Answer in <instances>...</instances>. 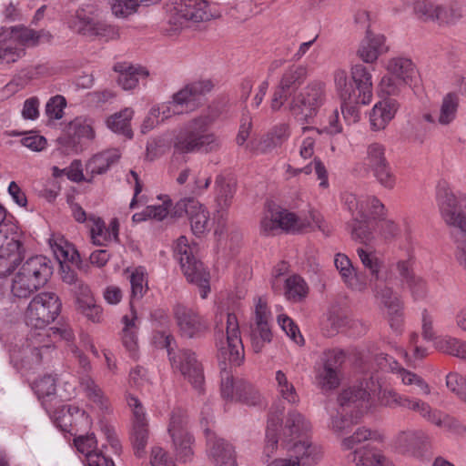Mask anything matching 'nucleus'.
<instances>
[{"label": "nucleus", "instance_id": "nucleus-1", "mask_svg": "<svg viewBox=\"0 0 466 466\" xmlns=\"http://www.w3.org/2000/svg\"><path fill=\"white\" fill-rule=\"evenodd\" d=\"M213 122L214 118L202 115L181 127L171 140L174 155L218 152L222 142L218 136L209 131Z\"/></svg>", "mask_w": 466, "mask_h": 466}, {"label": "nucleus", "instance_id": "nucleus-2", "mask_svg": "<svg viewBox=\"0 0 466 466\" xmlns=\"http://www.w3.org/2000/svg\"><path fill=\"white\" fill-rule=\"evenodd\" d=\"M439 207L442 219L451 228L456 260L466 270V194L457 197L443 189L439 192Z\"/></svg>", "mask_w": 466, "mask_h": 466}, {"label": "nucleus", "instance_id": "nucleus-3", "mask_svg": "<svg viewBox=\"0 0 466 466\" xmlns=\"http://www.w3.org/2000/svg\"><path fill=\"white\" fill-rule=\"evenodd\" d=\"M370 393L362 387L344 390L338 397L339 408L330 414V430L344 435L370 407Z\"/></svg>", "mask_w": 466, "mask_h": 466}, {"label": "nucleus", "instance_id": "nucleus-4", "mask_svg": "<svg viewBox=\"0 0 466 466\" xmlns=\"http://www.w3.org/2000/svg\"><path fill=\"white\" fill-rule=\"evenodd\" d=\"M52 274L53 266L50 259L41 255L30 257L15 275L11 291L15 297L29 298L48 282Z\"/></svg>", "mask_w": 466, "mask_h": 466}, {"label": "nucleus", "instance_id": "nucleus-5", "mask_svg": "<svg viewBox=\"0 0 466 466\" xmlns=\"http://www.w3.org/2000/svg\"><path fill=\"white\" fill-rule=\"evenodd\" d=\"M174 257L179 262L187 280L198 285L200 297L206 299L210 291V275L203 263L193 255L192 248L185 236L177 238L174 247Z\"/></svg>", "mask_w": 466, "mask_h": 466}, {"label": "nucleus", "instance_id": "nucleus-6", "mask_svg": "<svg viewBox=\"0 0 466 466\" xmlns=\"http://www.w3.org/2000/svg\"><path fill=\"white\" fill-rule=\"evenodd\" d=\"M326 101V86L319 80L310 81L300 92L292 96L289 110L299 120L306 123L317 116Z\"/></svg>", "mask_w": 466, "mask_h": 466}, {"label": "nucleus", "instance_id": "nucleus-7", "mask_svg": "<svg viewBox=\"0 0 466 466\" xmlns=\"http://www.w3.org/2000/svg\"><path fill=\"white\" fill-rule=\"evenodd\" d=\"M25 255V248L21 240V234L15 224L0 230V278H5L21 264Z\"/></svg>", "mask_w": 466, "mask_h": 466}, {"label": "nucleus", "instance_id": "nucleus-8", "mask_svg": "<svg viewBox=\"0 0 466 466\" xmlns=\"http://www.w3.org/2000/svg\"><path fill=\"white\" fill-rule=\"evenodd\" d=\"M61 307L62 303L56 293L41 292L27 306L25 323L32 328L44 329L57 318Z\"/></svg>", "mask_w": 466, "mask_h": 466}, {"label": "nucleus", "instance_id": "nucleus-9", "mask_svg": "<svg viewBox=\"0 0 466 466\" xmlns=\"http://www.w3.org/2000/svg\"><path fill=\"white\" fill-rule=\"evenodd\" d=\"M413 11L419 20L439 25H454L463 17L462 7L456 2L439 4L432 0H417Z\"/></svg>", "mask_w": 466, "mask_h": 466}, {"label": "nucleus", "instance_id": "nucleus-10", "mask_svg": "<svg viewBox=\"0 0 466 466\" xmlns=\"http://www.w3.org/2000/svg\"><path fill=\"white\" fill-rule=\"evenodd\" d=\"M172 311L181 337L200 339L208 331V321L198 309L177 303L173 306Z\"/></svg>", "mask_w": 466, "mask_h": 466}, {"label": "nucleus", "instance_id": "nucleus-11", "mask_svg": "<svg viewBox=\"0 0 466 466\" xmlns=\"http://www.w3.org/2000/svg\"><path fill=\"white\" fill-rule=\"evenodd\" d=\"M93 120L86 116H76L66 127V134L57 138L60 149L66 155L77 154L82 151L84 139L93 140L95 130Z\"/></svg>", "mask_w": 466, "mask_h": 466}, {"label": "nucleus", "instance_id": "nucleus-12", "mask_svg": "<svg viewBox=\"0 0 466 466\" xmlns=\"http://www.w3.org/2000/svg\"><path fill=\"white\" fill-rule=\"evenodd\" d=\"M213 17L208 5L204 0H179L169 11L168 23L174 30L183 27L187 23H199Z\"/></svg>", "mask_w": 466, "mask_h": 466}, {"label": "nucleus", "instance_id": "nucleus-13", "mask_svg": "<svg viewBox=\"0 0 466 466\" xmlns=\"http://www.w3.org/2000/svg\"><path fill=\"white\" fill-rule=\"evenodd\" d=\"M308 74V66L303 65L293 64L284 70L271 99L272 110H279L289 98L296 94V91L306 81Z\"/></svg>", "mask_w": 466, "mask_h": 466}, {"label": "nucleus", "instance_id": "nucleus-14", "mask_svg": "<svg viewBox=\"0 0 466 466\" xmlns=\"http://www.w3.org/2000/svg\"><path fill=\"white\" fill-rule=\"evenodd\" d=\"M168 433L172 439L177 456L183 461L191 459L194 438L187 430V418L181 409H174L170 415Z\"/></svg>", "mask_w": 466, "mask_h": 466}, {"label": "nucleus", "instance_id": "nucleus-15", "mask_svg": "<svg viewBox=\"0 0 466 466\" xmlns=\"http://www.w3.org/2000/svg\"><path fill=\"white\" fill-rule=\"evenodd\" d=\"M172 368L181 373L199 393L204 390V370L197 354L188 349L178 350L169 360Z\"/></svg>", "mask_w": 466, "mask_h": 466}, {"label": "nucleus", "instance_id": "nucleus-16", "mask_svg": "<svg viewBox=\"0 0 466 466\" xmlns=\"http://www.w3.org/2000/svg\"><path fill=\"white\" fill-rule=\"evenodd\" d=\"M270 317L271 313L267 302L262 298H258L255 306L254 317L249 325V339L255 353L261 352L265 345L272 340L269 326Z\"/></svg>", "mask_w": 466, "mask_h": 466}, {"label": "nucleus", "instance_id": "nucleus-17", "mask_svg": "<svg viewBox=\"0 0 466 466\" xmlns=\"http://www.w3.org/2000/svg\"><path fill=\"white\" fill-rule=\"evenodd\" d=\"M127 401L133 413L130 441L135 455L140 458L145 454V449L149 439L148 421L144 407L137 397L129 394L127 397Z\"/></svg>", "mask_w": 466, "mask_h": 466}, {"label": "nucleus", "instance_id": "nucleus-18", "mask_svg": "<svg viewBox=\"0 0 466 466\" xmlns=\"http://www.w3.org/2000/svg\"><path fill=\"white\" fill-rule=\"evenodd\" d=\"M334 83L336 90L341 99V112L344 119L349 123H356L360 119L359 105H363L356 95V90L348 83L347 72L337 69L334 72Z\"/></svg>", "mask_w": 466, "mask_h": 466}, {"label": "nucleus", "instance_id": "nucleus-19", "mask_svg": "<svg viewBox=\"0 0 466 466\" xmlns=\"http://www.w3.org/2000/svg\"><path fill=\"white\" fill-rule=\"evenodd\" d=\"M174 217L187 215L193 234L197 237L203 235L208 227L209 213L207 208L195 198L181 199L173 207Z\"/></svg>", "mask_w": 466, "mask_h": 466}, {"label": "nucleus", "instance_id": "nucleus-20", "mask_svg": "<svg viewBox=\"0 0 466 466\" xmlns=\"http://www.w3.org/2000/svg\"><path fill=\"white\" fill-rule=\"evenodd\" d=\"M227 346H219L220 354L230 365L239 366L244 360V347L240 338L239 325L234 313H227Z\"/></svg>", "mask_w": 466, "mask_h": 466}, {"label": "nucleus", "instance_id": "nucleus-21", "mask_svg": "<svg viewBox=\"0 0 466 466\" xmlns=\"http://www.w3.org/2000/svg\"><path fill=\"white\" fill-rule=\"evenodd\" d=\"M375 296L380 300L387 310V318L390 328L399 332L403 324V303L393 289L387 285L375 283Z\"/></svg>", "mask_w": 466, "mask_h": 466}, {"label": "nucleus", "instance_id": "nucleus-22", "mask_svg": "<svg viewBox=\"0 0 466 466\" xmlns=\"http://www.w3.org/2000/svg\"><path fill=\"white\" fill-rule=\"evenodd\" d=\"M99 22V8L91 4L81 5L67 19L68 27L76 34L93 37Z\"/></svg>", "mask_w": 466, "mask_h": 466}, {"label": "nucleus", "instance_id": "nucleus-23", "mask_svg": "<svg viewBox=\"0 0 466 466\" xmlns=\"http://www.w3.org/2000/svg\"><path fill=\"white\" fill-rule=\"evenodd\" d=\"M213 87V83L208 79L194 81L174 94L173 103L179 106L185 105L187 108L193 110L202 104L204 96Z\"/></svg>", "mask_w": 466, "mask_h": 466}, {"label": "nucleus", "instance_id": "nucleus-24", "mask_svg": "<svg viewBox=\"0 0 466 466\" xmlns=\"http://www.w3.org/2000/svg\"><path fill=\"white\" fill-rule=\"evenodd\" d=\"M297 217L286 209H269L260 220V232L265 236L275 235L278 230H295Z\"/></svg>", "mask_w": 466, "mask_h": 466}, {"label": "nucleus", "instance_id": "nucleus-25", "mask_svg": "<svg viewBox=\"0 0 466 466\" xmlns=\"http://www.w3.org/2000/svg\"><path fill=\"white\" fill-rule=\"evenodd\" d=\"M208 453L217 466H238L234 447L224 439L207 431Z\"/></svg>", "mask_w": 466, "mask_h": 466}, {"label": "nucleus", "instance_id": "nucleus-26", "mask_svg": "<svg viewBox=\"0 0 466 466\" xmlns=\"http://www.w3.org/2000/svg\"><path fill=\"white\" fill-rule=\"evenodd\" d=\"M386 38L383 35H375L368 27L365 37L360 41L357 51L358 56L367 64L377 61L380 56L388 52Z\"/></svg>", "mask_w": 466, "mask_h": 466}, {"label": "nucleus", "instance_id": "nucleus-27", "mask_svg": "<svg viewBox=\"0 0 466 466\" xmlns=\"http://www.w3.org/2000/svg\"><path fill=\"white\" fill-rule=\"evenodd\" d=\"M290 451V457L296 466H314L322 458L321 448L308 439L296 441Z\"/></svg>", "mask_w": 466, "mask_h": 466}, {"label": "nucleus", "instance_id": "nucleus-28", "mask_svg": "<svg viewBox=\"0 0 466 466\" xmlns=\"http://www.w3.org/2000/svg\"><path fill=\"white\" fill-rule=\"evenodd\" d=\"M352 82L348 80L356 90V95L360 97L363 105H369L372 98V80L371 74L362 64H357L351 67Z\"/></svg>", "mask_w": 466, "mask_h": 466}, {"label": "nucleus", "instance_id": "nucleus-29", "mask_svg": "<svg viewBox=\"0 0 466 466\" xmlns=\"http://www.w3.org/2000/svg\"><path fill=\"white\" fill-rule=\"evenodd\" d=\"M56 426L65 432L76 436L79 422L87 421V415L84 410L73 405H64L56 413Z\"/></svg>", "mask_w": 466, "mask_h": 466}, {"label": "nucleus", "instance_id": "nucleus-30", "mask_svg": "<svg viewBox=\"0 0 466 466\" xmlns=\"http://www.w3.org/2000/svg\"><path fill=\"white\" fill-rule=\"evenodd\" d=\"M284 410L285 408L280 401L273 404L270 408L266 431V445L264 448V452L268 457L277 449L279 442L278 431L283 423Z\"/></svg>", "mask_w": 466, "mask_h": 466}, {"label": "nucleus", "instance_id": "nucleus-31", "mask_svg": "<svg viewBox=\"0 0 466 466\" xmlns=\"http://www.w3.org/2000/svg\"><path fill=\"white\" fill-rule=\"evenodd\" d=\"M311 430L309 420L299 411L290 410L282 428L285 441H291L306 435Z\"/></svg>", "mask_w": 466, "mask_h": 466}, {"label": "nucleus", "instance_id": "nucleus-32", "mask_svg": "<svg viewBox=\"0 0 466 466\" xmlns=\"http://www.w3.org/2000/svg\"><path fill=\"white\" fill-rule=\"evenodd\" d=\"M290 137V127L289 124L279 123L274 126L266 135L258 141L256 147H252V150L260 153H268L273 149L280 147Z\"/></svg>", "mask_w": 466, "mask_h": 466}, {"label": "nucleus", "instance_id": "nucleus-33", "mask_svg": "<svg viewBox=\"0 0 466 466\" xmlns=\"http://www.w3.org/2000/svg\"><path fill=\"white\" fill-rule=\"evenodd\" d=\"M89 220L92 221L90 235L95 245L104 246L112 239H117L119 224L116 218L110 221L107 228L103 219L99 217L89 215Z\"/></svg>", "mask_w": 466, "mask_h": 466}, {"label": "nucleus", "instance_id": "nucleus-34", "mask_svg": "<svg viewBox=\"0 0 466 466\" xmlns=\"http://www.w3.org/2000/svg\"><path fill=\"white\" fill-rule=\"evenodd\" d=\"M51 348L50 339L47 330L44 329L34 328L26 338V346L24 348L25 353H30L33 361L40 363L42 360V351L48 350Z\"/></svg>", "mask_w": 466, "mask_h": 466}, {"label": "nucleus", "instance_id": "nucleus-35", "mask_svg": "<svg viewBox=\"0 0 466 466\" xmlns=\"http://www.w3.org/2000/svg\"><path fill=\"white\" fill-rule=\"evenodd\" d=\"M388 73L398 77L411 87L417 79L418 71L413 62L407 57H393L387 65Z\"/></svg>", "mask_w": 466, "mask_h": 466}, {"label": "nucleus", "instance_id": "nucleus-36", "mask_svg": "<svg viewBox=\"0 0 466 466\" xmlns=\"http://www.w3.org/2000/svg\"><path fill=\"white\" fill-rule=\"evenodd\" d=\"M14 40L24 46L34 47L43 43H50L53 35L47 30H34L24 25L12 26Z\"/></svg>", "mask_w": 466, "mask_h": 466}, {"label": "nucleus", "instance_id": "nucleus-37", "mask_svg": "<svg viewBox=\"0 0 466 466\" xmlns=\"http://www.w3.org/2000/svg\"><path fill=\"white\" fill-rule=\"evenodd\" d=\"M398 110V103L394 99L385 100L374 106L370 113V121L373 130L384 129L394 117Z\"/></svg>", "mask_w": 466, "mask_h": 466}, {"label": "nucleus", "instance_id": "nucleus-38", "mask_svg": "<svg viewBox=\"0 0 466 466\" xmlns=\"http://www.w3.org/2000/svg\"><path fill=\"white\" fill-rule=\"evenodd\" d=\"M114 70L119 74L117 76V84L124 90L135 88L141 77L146 78L148 76V72L143 67L121 63L116 64Z\"/></svg>", "mask_w": 466, "mask_h": 466}, {"label": "nucleus", "instance_id": "nucleus-39", "mask_svg": "<svg viewBox=\"0 0 466 466\" xmlns=\"http://www.w3.org/2000/svg\"><path fill=\"white\" fill-rule=\"evenodd\" d=\"M76 301L81 312L92 322L98 323L102 320L103 309L97 305L91 294L88 286H81L80 296Z\"/></svg>", "mask_w": 466, "mask_h": 466}, {"label": "nucleus", "instance_id": "nucleus-40", "mask_svg": "<svg viewBox=\"0 0 466 466\" xmlns=\"http://www.w3.org/2000/svg\"><path fill=\"white\" fill-rule=\"evenodd\" d=\"M357 253L363 266L370 271L372 279L376 281L375 283L383 284L382 282L391 280L392 276L390 272H380L381 261L374 253L368 252L362 248H358Z\"/></svg>", "mask_w": 466, "mask_h": 466}, {"label": "nucleus", "instance_id": "nucleus-41", "mask_svg": "<svg viewBox=\"0 0 466 466\" xmlns=\"http://www.w3.org/2000/svg\"><path fill=\"white\" fill-rule=\"evenodd\" d=\"M459 108V96L457 94L451 92L446 94L440 106L437 115V123L441 126H449L457 116Z\"/></svg>", "mask_w": 466, "mask_h": 466}, {"label": "nucleus", "instance_id": "nucleus-42", "mask_svg": "<svg viewBox=\"0 0 466 466\" xmlns=\"http://www.w3.org/2000/svg\"><path fill=\"white\" fill-rule=\"evenodd\" d=\"M131 108H125L118 113L110 116L106 119V126L115 133L122 134L127 138H132L133 132L130 127V120L133 116Z\"/></svg>", "mask_w": 466, "mask_h": 466}, {"label": "nucleus", "instance_id": "nucleus-43", "mask_svg": "<svg viewBox=\"0 0 466 466\" xmlns=\"http://www.w3.org/2000/svg\"><path fill=\"white\" fill-rule=\"evenodd\" d=\"M348 458L355 463V466H381L384 456L367 445L355 449Z\"/></svg>", "mask_w": 466, "mask_h": 466}, {"label": "nucleus", "instance_id": "nucleus-44", "mask_svg": "<svg viewBox=\"0 0 466 466\" xmlns=\"http://www.w3.org/2000/svg\"><path fill=\"white\" fill-rule=\"evenodd\" d=\"M56 378L52 375H45L35 380L32 384L33 390L44 406H46V402L51 401L56 396Z\"/></svg>", "mask_w": 466, "mask_h": 466}, {"label": "nucleus", "instance_id": "nucleus-45", "mask_svg": "<svg viewBox=\"0 0 466 466\" xmlns=\"http://www.w3.org/2000/svg\"><path fill=\"white\" fill-rule=\"evenodd\" d=\"M275 380L277 382V391L280 400L288 402L290 405H297L299 403V396L286 374L282 370L276 372Z\"/></svg>", "mask_w": 466, "mask_h": 466}, {"label": "nucleus", "instance_id": "nucleus-46", "mask_svg": "<svg viewBox=\"0 0 466 466\" xmlns=\"http://www.w3.org/2000/svg\"><path fill=\"white\" fill-rule=\"evenodd\" d=\"M308 291L307 283L298 275H293L285 280V296L290 301H301L307 297Z\"/></svg>", "mask_w": 466, "mask_h": 466}, {"label": "nucleus", "instance_id": "nucleus-47", "mask_svg": "<svg viewBox=\"0 0 466 466\" xmlns=\"http://www.w3.org/2000/svg\"><path fill=\"white\" fill-rule=\"evenodd\" d=\"M424 438L420 431H403L395 437V444L403 452L411 451L420 448Z\"/></svg>", "mask_w": 466, "mask_h": 466}, {"label": "nucleus", "instance_id": "nucleus-48", "mask_svg": "<svg viewBox=\"0 0 466 466\" xmlns=\"http://www.w3.org/2000/svg\"><path fill=\"white\" fill-rule=\"evenodd\" d=\"M406 410L418 413L423 420L435 425L441 410L432 408L428 402L410 397Z\"/></svg>", "mask_w": 466, "mask_h": 466}, {"label": "nucleus", "instance_id": "nucleus-49", "mask_svg": "<svg viewBox=\"0 0 466 466\" xmlns=\"http://www.w3.org/2000/svg\"><path fill=\"white\" fill-rule=\"evenodd\" d=\"M129 281L131 285L130 308L132 311H135L133 301L141 299L147 290V279L144 269L140 267L135 268L129 277Z\"/></svg>", "mask_w": 466, "mask_h": 466}, {"label": "nucleus", "instance_id": "nucleus-50", "mask_svg": "<svg viewBox=\"0 0 466 466\" xmlns=\"http://www.w3.org/2000/svg\"><path fill=\"white\" fill-rule=\"evenodd\" d=\"M372 221L366 214L365 218H360L356 216L352 218V221L349 223V227L351 228V237L355 240H359L361 243H367L372 239L371 226Z\"/></svg>", "mask_w": 466, "mask_h": 466}, {"label": "nucleus", "instance_id": "nucleus-51", "mask_svg": "<svg viewBox=\"0 0 466 466\" xmlns=\"http://www.w3.org/2000/svg\"><path fill=\"white\" fill-rule=\"evenodd\" d=\"M436 347L443 353L466 360L465 340L454 337H446L440 339L437 342Z\"/></svg>", "mask_w": 466, "mask_h": 466}, {"label": "nucleus", "instance_id": "nucleus-52", "mask_svg": "<svg viewBox=\"0 0 466 466\" xmlns=\"http://www.w3.org/2000/svg\"><path fill=\"white\" fill-rule=\"evenodd\" d=\"M119 158L120 154L117 150L106 151L96 155L89 163V167H91L92 173L104 174L112 165L116 164Z\"/></svg>", "mask_w": 466, "mask_h": 466}, {"label": "nucleus", "instance_id": "nucleus-53", "mask_svg": "<svg viewBox=\"0 0 466 466\" xmlns=\"http://www.w3.org/2000/svg\"><path fill=\"white\" fill-rule=\"evenodd\" d=\"M81 386L83 387L86 397L93 401L98 409L106 410L108 409V401L104 396L102 390L88 376L81 379Z\"/></svg>", "mask_w": 466, "mask_h": 466}, {"label": "nucleus", "instance_id": "nucleus-54", "mask_svg": "<svg viewBox=\"0 0 466 466\" xmlns=\"http://www.w3.org/2000/svg\"><path fill=\"white\" fill-rule=\"evenodd\" d=\"M435 426L457 437H466V424L443 411L441 412Z\"/></svg>", "mask_w": 466, "mask_h": 466}, {"label": "nucleus", "instance_id": "nucleus-55", "mask_svg": "<svg viewBox=\"0 0 466 466\" xmlns=\"http://www.w3.org/2000/svg\"><path fill=\"white\" fill-rule=\"evenodd\" d=\"M334 264L343 281L350 288L356 287V271L350 259L344 254H337Z\"/></svg>", "mask_w": 466, "mask_h": 466}, {"label": "nucleus", "instance_id": "nucleus-56", "mask_svg": "<svg viewBox=\"0 0 466 466\" xmlns=\"http://www.w3.org/2000/svg\"><path fill=\"white\" fill-rule=\"evenodd\" d=\"M132 318L127 315L123 316L122 322L124 328L122 330V341L126 349L131 353H135L137 348V335L134 330L135 319H137L136 311H132Z\"/></svg>", "mask_w": 466, "mask_h": 466}, {"label": "nucleus", "instance_id": "nucleus-57", "mask_svg": "<svg viewBox=\"0 0 466 466\" xmlns=\"http://www.w3.org/2000/svg\"><path fill=\"white\" fill-rule=\"evenodd\" d=\"M236 399L247 405L255 406L260 400V394L250 383L238 380L236 381Z\"/></svg>", "mask_w": 466, "mask_h": 466}, {"label": "nucleus", "instance_id": "nucleus-58", "mask_svg": "<svg viewBox=\"0 0 466 466\" xmlns=\"http://www.w3.org/2000/svg\"><path fill=\"white\" fill-rule=\"evenodd\" d=\"M316 380L322 390H334L339 385V371L334 370L332 368H325L319 365Z\"/></svg>", "mask_w": 466, "mask_h": 466}, {"label": "nucleus", "instance_id": "nucleus-59", "mask_svg": "<svg viewBox=\"0 0 466 466\" xmlns=\"http://www.w3.org/2000/svg\"><path fill=\"white\" fill-rule=\"evenodd\" d=\"M346 359L345 352L339 349H329L322 352L319 365L332 368L340 372V368Z\"/></svg>", "mask_w": 466, "mask_h": 466}, {"label": "nucleus", "instance_id": "nucleus-60", "mask_svg": "<svg viewBox=\"0 0 466 466\" xmlns=\"http://www.w3.org/2000/svg\"><path fill=\"white\" fill-rule=\"evenodd\" d=\"M377 432L371 431L370 429L365 427L358 428L351 436L343 439L342 446L346 450L358 449L357 445L363 441L375 439Z\"/></svg>", "mask_w": 466, "mask_h": 466}, {"label": "nucleus", "instance_id": "nucleus-61", "mask_svg": "<svg viewBox=\"0 0 466 466\" xmlns=\"http://www.w3.org/2000/svg\"><path fill=\"white\" fill-rule=\"evenodd\" d=\"M387 163L385 147L379 143L370 144L367 149L366 165L373 170Z\"/></svg>", "mask_w": 466, "mask_h": 466}, {"label": "nucleus", "instance_id": "nucleus-62", "mask_svg": "<svg viewBox=\"0 0 466 466\" xmlns=\"http://www.w3.org/2000/svg\"><path fill=\"white\" fill-rule=\"evenodd\" d=\"M410 396L400 394L392 390H384L380 397L382 406L395 409V408H407Z\"/></svg>", "mask_w": 466, "mask_h": 466}, {"label": "nucleus", "instance_id": "nucleus-63", "mask_svg": "<svg viewBox=\"0 0 466 466\" xmlns=\"http://www.w3.org/2000/svg\"><path fill=\"white\" fill-rule=\"evenodd\" d=\"M409 86V84L402 83L400 79L388 73L380 83V91L389 96H398L403 89Z\"/></svg>", "mask_w": 466, "mask_h": 466}, {"label": "nucleus", "instance_id": "nucleus-64", "mask_svg": "<svg viewBox=\"0 0 466 466\" xmlns=\"http://www.w3.org/2000/svg\"><path fill=\"white\" fill-rule=\"evenodd\" d=\"M112 13L116 17H127L137 11V0H107Z\"/></svg>", "mask_w": 466, "mask_h": 466}]
</instances>
